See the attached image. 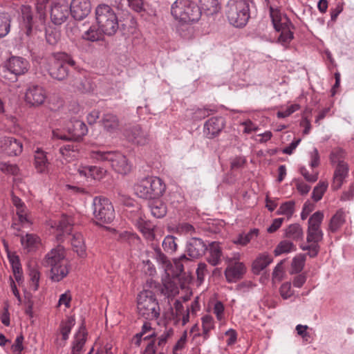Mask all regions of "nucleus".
I'll return each instance as SVG.
<instances>
[{
	"label": "nucleus",
	"instance_id": "obj_48",
	"mask_svg": "<svg viewBox=\"0 0 354 354\" xmlns=\"http://www.w3.org/2000/svg\"><path fill=\"white\" fill-rule=\"evenodd\" d=\"M324 219V214L321 211L315 212L309 218L308 224V228H320Z\"/></svg>",
	"mask_w": 354,
	"mask_h": 354
},
{
	"label": "nucleus",
	"instance_id": "obj_36",
	"mask_svg": "<svg viewBox=\"0 0 354 354\" xmlns=\"http://www.w3.org/2000/svg\"><path fill=\"white\" fill-rule=\"evenodd\" d=\"M117 239L121 243H127L129 246L137 245L140 242V238L136 234L127 231L120 232Z\"/></svg>",
	"mask_w": 354,
	"mask_h": 354
},
{
	"label": "nucleus",
	"instance_id": "obj_17",
	"mask_svg": "<svg viewBox=\"0 0 354 354\" xmlns=\"http://www.w3.org/2000/svg\"><path fill=\"white\" fill-rule=\"evenodd\" d=\"M71 16L78 21L83 20L91 10L90 0H72L69 6Z\"/></svg>",
	"mask_w": 354,
	"mask_h": 354
},
{
	"label": "nucleus",
	"instance_id": "obj_21",
	"mask_svg": "<svg viewBox=\"0 0 354 354\" xmlns=\"http://www.w3.org/2000/svg\"><path fill=\"white\" fill-rule=\"evenodd\" d=\"M68 131L71 134L69 138L66 136L62 138L64 140H73L78 142L88 133V128L86 124L79 120L71 121L68 126Z\"/></svg>",
	"mask_w": 354,
	"mask_h": 354
},
{
	"label": "nucleus",
	"instance_id": "obj_29",
	"mask_svg": "<svg viewBox=\"0 0 354 354\" xmlns=\"http://www.w3.org/2000/svg\"><path fill=\"white\" fill-rule=\"evenodd\" d=\"M199 8L207 15L217 14L221 8L218 0H199Z\"/></svg>",
	"mask_w": 354,
	"mask_h": 354
},
{
	"label": "nucleus",
	"instance_id": "obj_63",
	"mask_svg": "<svg viewBox=\"0 0 354 354\" xmlns=\"http://www.w3.org/2000/svg\"><path fill=\"white\" fill-rule=\"evenodd\" d=\"M313 209V204L309 202H306L303 206L302 212L301 213V218L302 220H305Z\"/></svg>",
	"mask_w": 354,
	"mask_h": 354
},
{
	"label": "nucleus",
	"instance_id": "obj_53",
	"mask_svg": "<svg viewBox=\"0 0 354 354\" xmlns=\"http://www.w3.org/2000/svg\"><path fill=\"white\" fill-rule=\"evenodd\" d=\"M285 260H281L277 265L275 266L273 272H272V279L274 280L281 281L283 279V264Z\"/></svg>",
	"mask_w": 354,
	"mask_h": 354
},
{
	"label": "nucleus",
	"instance_id": "obj_44",
	"mask_svg": "<svg viewBox=\"0 0 354 354\" xmlns=\"http://www.w3.org/2000/svg\"><path fill=\"white\" fill-rule=\"evenodd\" d=\"M190 262V259L186 254H182L174 259L176 275L179 276L184 272V265Z\"/></svg>",
	"mask_w": 354,
	"mask_h": 354
},
{
	"label": "nucleus",
	"instance_id": "obj_9",
	"mask_svg": "<svg viewBox=\"0 0 354 354\" xmlns=\"http://www.w3.org/2000/svg\"><path fill=\"white\" fill-rule=\"evenodd\" d=\"M93 222L98 225L111 223L115 218V211L110 201L95 196L93 201Z\"/></svg>",
	"mask_w": 354,
	"mask_h": 354
},
{
	"label": "nucleus",
	"instance_id": "obj_30",
	"mask_svg": "<svg viewBox=\"0 0 354 354\" xmlns=\"http://www.w3.org/2000/svg\"><path fill=\"white\" fill-rule=\"evenodd\" d=\"M272 262V258L268 254H260L252 263V272L259 274L268 265Z\"/></svg>",
	"mask_w": 354,
	"mask_h": 354
},
{
	"label": "nucleus",
	"instance_id": "obj_32",
	"mask_svg": "<svg viewBox=\"0 0 354 354\" xmlns=\"http://www.w3.org/2000/svg\"><path fill=\"white\" fill-rule=\"evenodd\" d=\"M71 245L73 250L80 257L86 256V246L84 242L83 236L81 233H75L71 239Z\"/></svg>",
	"mask_w": 354,
	"mask_h": 354
},
{
	"label": "nucleus",
	"instance_id": "obj_4",
	"mask_svg": "<svg viewBox=\"0 0 354 354\" xmlns=\"http://www.w3.org/2000/svg\"><path fill=\"white\" fill-rule=\"evenodd\" d=\"M95 19L99 29L107 36L114 35L118 30V17L113 9L106 4H100L95 9Z\"/></svg>",
	"mask_w": 354,
	"mask_h": 354
},
{
	"label": "nucleus",
	"instance_id": "obj_62",
	"mask_svg": "<svg viewBox=\"0 0 354 354\" xmlns=\"http://www.w3.org/2000/svg\"><path fill=\"white\" fill-rule=\"evenodd\" d=\"M23 341L24 336L22 335L17 336L15 343L12 345V350L15 352L17 351L19 353L22 351L24 349Z\"/></svg>",
	"mask_w": 354,
	"mask_h": 354
},
{
	"label": "nucleus",
	"instance_id": "obj_2",
	"mask_svg": "<svg viewBox=\"0 0 354 354\" xmlns=\"http://www.w3.org/2000/svg\"><path fill=\"white\" fill-rule=\"evenodd\" d=\"M250 0H229L225 15L229 23L236 28L245 27L250 18Z\"/></svg>",
	"mask_w": 354,
	"mask_h": 354
},
{
	"label": "nucleus",
	"instance_id": "obj_13",
	"mask_svg": "<svg viewBox=\"0 0 354 354\" xmlns=\"http://www.w3.org/2000/svg\"><path fill=\"white\" fill-rule=\"evenodd\" d=\"M228 266L225 270L224 274L228 283H236L241 280L246 272L245 264L240 261L233 262L232 259H227Z\"/></svg>",
	"mask_w": 354,
	"mask_h": 354
},
{
	"label": "nucleus",
	"instance_id": "obj_22",
	"mask_svg": "<svg viewBox=\"0 0 354 354\" xmlns=\"http://www.w3.org/2000/svg\"><path fill=\"white\" fill-rule=\"evenodd\" d=\"M348 165L345 162H339L337 164L334 175L331 187L333 190H338L342 187L344 179L348 174Z\"/></svg>",
	"mask_w": 354,
	"mask_h": 354
},
{
	"label": "nucleus",
	"instance_id": "obj_54",
	"mask_svg": "<svg viewBox=\"0 0 354 354\" xmlns=\"http://www.w3.org/2000/svg\"><path fill=\"white\" fill-rule=\"evenodd\" d=\"M30 279L32 281V289L34 291H36L39 287V272L37 270L33 268L30 271Z\"/></svg>",
	"mask_w": 354,
	"mask_h": 354
},
{
	"label": "nucleus",
	"instance_id": "obj_31",
	"mask_svg": "<svg viewBox=\"0 0 354 354\" xmlns=\"http://www.w3.org/2000/svg\"><path fill=\"white\" fill-rule=\"evenodd\" d=\"M23 26L26 28V35L30 36L32 30V14L29 6H23L21 8Z\"/></svg>",
	"mask_w": 354,
	"mask_h": 354
},
{
	"label": "nucleus",
	"instance_id": "obj_15",
	"mask_svg": "<svg viewBox=\"0 0 354 354\" xmlns=\"http://www.w3.org/2000/svg\"><path fill=\"white\" fill-rule=\"evenodd\" d=\"M124 136L129 142L137 145H145L150 140L149 131L140 125H135L126 129Z\"/></svg>",
	"mask_w": 354,
	"mask_h": 354
},
{
	"label": "nucleus",
	"instance_id": "obj_40",
	"mask_svg": "<svg viewBox=\"0 0 354 354\" xmlns=\"http://www.w3.org/2000/svg\"><path fill=\"white\" fill-rule=\"evenodd\" d=\"M295 201H289L285 202L281 205L278 210L277 211V215H284L290 218L295 211Z\"/></svg>",
	"mask_w": 354,
	"mask_h": 354
},
{
	"label": "nucleus",
	"instance_id": "obj_25",
	"mask_svg": "<svg viewBox=\"0 0 354 354\" xmlns=\"http://www.w3.org/2000/svg\"><path fill=\"white\" fill-rule=\"evenodd\" d=\"M148 207L151 214L158 218H163L167 212V207L160 198L151 199L148 201Z\"/></svg>",
	"mask_w": 354,
	"mask_h": 354
},
{
	"label": "nucleus",
	"instance_id": "obj_5",
	"mask_svg": "<svg viewBox=\"0 0 354 354\" xmlns=\"http://www.w3.org/2000/svg\"><path fill=\"white\" fill-rule=\"evenodd\" d=\"M171 12L176 19L185 23L198 21L201 17V8L190 0H176L171 6Z\"/></svg>",
	"mask_w": 354,
	"mask_h": 354
},
{
	"label": "nucleus",
	"instance_id": "obj_61",
	"mask_svg": "<svg viewBox=\"0 0 354 354\" xmlns=\"http://www.w3.org/2000/svg\"><path fill=\"white\" fill-rule=\"evenodd\" d=\"M283 218H277L273 220L272 223L268 227L267 231L269 233L276 232L282 225L283 222Z\"/></svg>",
	"mask_w": 354,
	"mask_h": 354
},
{
	"label": "nucleus",
	"instance_id": "obj_12",
	"mask_svg": "<svg viewBox=\"0 0 354 354\" xmlns=\"http://www.w3.org/2000/svg\"><path fill=\"white\" fill-rule=\"evenodd\" d=\"M324 233L321 228H308L307 230L306 241L309 245L301 246L302 250H308V255L311 258H315L317 256L320 246L319 242L323 239Z\"/></svg>",
	"mask_w": 354,
	"mask_h": 354
},
{
	"label": "nucleus",
	"instance_id": "obj_49",
	"mask_svg": "<svg viewBox=\"0 0 354 354\" xmlns=\"http://www.w3.org/2000/svg\"><path fill=\"white\" fill-rule=\"evenodd\" d=\"M216 111V110L215 109H209L207 107L198 108L194 112L193 118L194 120H201Z\"/></svg>",
	"mask_w": 354,
	"mask_h": 354
},
{
	"label": "nucleus",
	"instance_id": "obj_39",
	"mask_svg": "<svg viewBox=\"0 0 354 354\" xmlns=\"http://www.w3.org/2000/svg\"><path fill=\"white\" fill-rule=\"evenodd\" d=\"M295 250V245L288 240L281 241L275 248L274 254L275 256H279L283 253H288Z\"/></svg>",
	"mask_w": 354,
	"mask_h": 354
},
{
	"label": "nucleus",
	"instance_id": "obj_16",
	"mask_svg": "<svg viewBox=\"0 0 354 354\" xmlns=\"http://www.w3.org/2000/svg\"><path fill=\"white\" fill-rule=\"evenodd\" d=\"M207 244L198 237H191L186 243V252L192 259H198L207 251Z\"/></svg>",
	"mask_w": 354,
	"mask_h": 354
},
{
	"label": "nucleus",
	"instance_id": "obj_38",
	"mask_svg": "<svg viewBox=\"0 0 354 354\" xmlns=\"http://www.w3.org/2000/svg\"><path fill=\"white\" fill-rule=\"evenodd\" d=\"M57 231L62 232L64 235L69 236L73 230L72 220L69 217L63 216L57 225Z\"/></svg>",
	"mask_w": 354,
	"mask_h": 354
},
{
	"label": "nucleus",
	"instance_id": "obj_56",
	"mask_svg": "<svg viewBox=\"0 0 354 354\" xmlns=\"http://www.w3.org/2000/svg\"><path fill=\"white\" fill-rule=\"evenodd\" d=\"M280 294L281 296L284 299H287L290 298L292 295V292L291 290V284L290 283L286 282L283 283L280 287Z\"/></svg>",
	"mask_w": 354,
	"mask_h": 354
},
{
	"label": "nucleus",
	"instance_id": "obj_43",
	"mask_svg": "<svg viewBox=\"0 0 354 354\" xmlns=\"http://www.w3.org/2000/svg\"><path fill=\"white\" fill-rule=\"evenodd\" d=\"M103 35L104 33L100 29H96L95 27L91 26L84 33L82 38L91 41H96L100 40Z\"/></svg>",
	"mask_w": 354,
	"mask_h": 354
},
{
	"label": "nucleus",
	"instance_id": "obj_24",
	"mask_svg": "<svg viewBox=\"0 0 354 354\" xmlns=\"http://www.w3.org/2000/svg\"><path fill=\"white\" fill-rule=\"evenodd\" d=\"M100 123L104 131L109 133L116 132L120 127V120L116 115L105 113L102 115Z\"/></svg>",
	"mask_w": 354,
	"mask_h": 354
},
{
	"label": "nucleus",
	"instance_id": "obj_26",
	"mask_svg": "<svg viewBox=\"0 0 354 354\" xmlns=\"http://www.w3.org/2000/svg\"><path fill=\"white\" fill-rule=\"evenodd\" d=\"M87 331L84 323L80 326L75 335L71 354H80L86 341Z\"/></svg>",
	"mask_w": 354,
	"mask_h": 354
},
{
	"label": "nucleus",
	"instance_id": "obj_20",
	"mask_svg": "<svg viewBox=\"0 0 354 354\" xmlns=\"http://www.w3.org/2000/svg\"><path fill=\"white\" fill-rule=\"evenodd\" d=\"M225 126V121L223 117H212L207 120L204 124V133L208 138L217 136Z\"/></svg>",
	"mask_w": 354,
	"mask_h": 354
},
{
	"label": "nucleus",
	"instance_id": "obj_27",
	"mask_svg": "<svg viewBox=\"0 0 354 354\" xmlns=\"http://www.w3.org/2000/svg\"><path fill=\"white\" fill-rule=\"evenodd\" d=\"M80 146L77 142H70L62 146L59 151L66 161H71L77 158Z\"/></svg>",
	"mask_w": 354,
	"mask_h": 354
},
{
	"label": "nucleus",
	"instance_id": "obj_1",
	"mask_svg": "<svg viewBox=\"0 0 354 354\" xmlns=\"http://www.w3.org/2000/svg\"><path fill=\"white\" fill-rule=\"evenodd\" d=\"M42 263L44 266L50 268V279L54 281H60L68 274L66 252L61 245L48 252L45 255Z\"/></svg>",
	"mask_w": 354,
	"mask_h": 354
},
{
	"label": "nucleus",
	"instance_id": "obj_7",
	"mask_svg": "<svg viewBox=\"0 0 354 354\" xmlns=\"http://www.w3.org/2000/svg\"><path fill=\"white\" fill-rule=\"evenodd\" d=\"M91 157L97 160L110 162L112 168L120 174L126 175L131 169V165L127 158L119 151H93Z\"/></svg>",
	"mask_w": 354,
	"mask_h": 354
},
{
	"label": "nucleus",
	"instance_id": "obj_58",
	"mask_svg": "<svg viewBox=\"0 0 354 354\" xmlns=\"http://www.w3.org/2000/svg\"><path fill=\"white\" fill-rule=\"evenodd\" d=\"M299 109V105L294 104L287 108L285 111H278L277 115L279 118H285Z\"/></svg>",
	"mask_w": 354,
	"mask_h": 354
},
{
	"label": "nucleus",
	"instance_id": "obj_3",
	"mask_svg": "<svg viewBox=\"0 0 354 354\" xmlns=\"http://www.w3.org/2000/svg\"><path fill=\"white\" fill-rule=\"evenodd\" d=\"M166 189V185L160 178L149 176L141 179L134 186L136 195L148 201L160 198Z\"/></svg>",
	"mask_w": 354,
	"mask_h": 354
},
{
	"label": "nucleus",
	"instance_id": "obj_47",
	"mask_svg": "<svg viewBox=\"0 0 354 354\" xmlns=\"http://www.w3.org/2000/svg\"><path fill=\"white\" fill-rule=\"evenodd\" d=\"M327 187V183L319 182L317 185L314 187L312 193V198L314 201L317 202L322 199L324 192L326 191Z\"/></svg>",
	"mask_w": 354,
	"mask_h": 354
},
{
	"label": "nucleus",
	"instance_id": "obj_45",
	"mask_svg": "<svg viewBox=\"0 0 354 354\" xmlns=\"http://www.w3.org/2000/svg\"><path fill=\"white\" fill-rule=\"evenodd\" d=\"M154 257L157 262L162 266L165 269H167L171 266V263L167 257L161 251V249L158 247L154 248Z\"/></svg>",
	"mask_w": 354,
	"mask_h": 354
},
{
	"label": "nucleus",
	"instance_id": "obj_14",
	"mask_svg": "<svg viewBox=\"0 0 354 354\" xmlns=\"http://www.w3.org/2000/svg\"><path fill=\"white\" fill-rule=\"evenodd\" d=\"M46 97V91L43 86L30 84L26 89L25 101L30 106H38L44 104Z\"/></svg>",
	"mask_w": 354,
	"mask_h": 354
},
{
	"label": "nucleus",
	"instance_id": "obj_11",
	"mask_svg": "<svg viewBox=\"0 0 354 354\" xmlns=\"http://www.w3.org/2000/svg\"><path fill=\"white\" fill-rule=\"evenodd\" d=\"M75 65L76 62L69 55L60 53L50 62L48 73L52 78L61 81L68 76V66L75 67Z\"/></svg>",
	"mask_w": 354,
	"mask_h": 354
},
{
	"label": "nucleus",
	"instance_id": "obj_10",
	"mask_svg": "<svg viewBox=\"0 0 354 354\" xmlns=\"http://www.w3.org/2000/svg\"><path fill=\"white\" fill-rule=\"evenodd\" d=\"M269 11L274 28L277 32H281L278 42L286 47L294 39V34L291 29H294L295 26L288 18L286 19V21L281 22V15L277 9L270 6Z\"/></svg>",
	"mask_w": 354,
	"mask_h": 354
},
{
	"label": "nucleus",
	"instance_id": "obj_18",
	"mask_svg": "<svg viewBox=\"0 0 354 354\" xmlns=\"http://www.w3.org/2000/svg\"><path fill=\"white\" fill-rule=\"evenodd\" d=\"M0 149L8 156H16L22 152L23 145L13 137H3L0 138Z\"/></svg>",
	"mask_w": 354,
	"mask_h": 354
},
{
	"label": "nucleus",
	"instance_id": "obj_46",
	"mask_svg": "<svg viewBox=\"0 0 354 354\" xmlns=\"http://www.w3.org/2000/svg\"><path fill=\"white\" fill-rule=\"evenodd\" d=\"M38 240V236L33 234H27L26 236H21V243L24 248L28 249L30 251L35 247Z\"/></svg>",
	"mask_w": 354,
	"mask_h": 354
},
{
	"label": "nucleus",
	"instance_id": "obj_35",
	"mask_svg": "<svg viewBox=\"0 0 354 354\" xmlns=\"http://www.w3.org/2000/svg\"><path fill=\"white\" fill-rule=\"evenodd\" d=\"M73 86L82 93H88L93 91V85L91 81L81 75L75 77Z\"/></svg>",
	"mask_w": 354,
	"mask_h": 354
},
{
	"label": "nucleus",
	"instance_id": "obj_41",
	"mask_svg": "<svg viewBox=\"0 0 354 354\" xmlns=\"http://www.w3.org/2000/svg\"><path fill=\"white\" fill-rule=\"evenodd\" d=\"M176 239V238L171 235H167L165 237L162 246L167 253L173 254L176 252L178 247Z\"/></svg>",
	"mask_w": 354,
	"mask_h": 354
},
{
	"label": "nucleus",
	"instance_id": "obj_60",
	"mask_svg": "<svg viewBox=\"0 0 354 354\" xmlns=\"http://www.w3.org/2000/svg\"><path fill=\"white\" fill-rule=\"evenodd\" d=\"M202 327L206 330H211L214 328V319L210 315H205L202 318Z\"/></svg>",
	"mask_w": 354,
	"mask_h": 354
},
{
	"label": "nucleus",
	"instance_id": "obj_55",
	"mask_svg": "<svg viewBox=\"0 0 354 354\" xmlns=\"http://www.w3.org/2000/svg\"><path fill=\"white\" fill-rule=\"evenodd\" d=\"M344 151L341 149H337L331 152L330 154V160L332 163L337 162V164L339 162H344L342 159L344 157Z\"/></svg>",
	"mask_w": 354,
	"mask_h": 354
},
{
	"label": "nucleus",
	"instance_id": "obj_28",
	"mask_svg": "<svg viewBox=\"0 0 354 354\" xmlns=\"http://www.w3.org/2000/svg\"><path fill=\"white\" fill-rule=\"evenodd\" d=\"M49 162L46 153L40 148L35 151V166L39 173H45L48 170Z\"/></svg>",
	"mask_w": 354,
	"mask_h": 354
},
{
	"label": "nucleus",
	"instance_id": "obj_59",
	"mask_svg": "<svg viewBox=\"0 0 354 354\" xmlns=\"http://www.w3.org/2000/svg\"><path fill=\"white\" fill-rule=\"evenodd\" d=\"M75 324V319L69 317L66 322H62L61 324V333L70 334L73 326Z\"/></svg>",
	"mask_w": 354,
	"mask_h": 354
},
{
	"label": "nucleus",
	"instance_id": "obj_37",
	"mask_svg": "<svg viewBox=\"0 0 354 354\" xmlns=\"http://www.w3.org/2000/svg\"><path fill=\"white\" fill-rule=\"evenodd\" d=\"M10 16L8 13L0 12V38L4 37L10 32Z\"/></svg>",
	"mask_w": 354,
	"mask_h": 354
},
{
	"label": "nucleus",
	"instance_id": "obj_64",
	"mask_svg": "<svg viewBox=\"0 0 354 354\" xmlns=\"http://www.w3.org/2000/svg\"><path fill=\"white\" fill-rule=\"evenodd\" d=\"M129 6L137 12L145 10L143 0H133L129 3Z\"/></svg>",
	"mask_w": 354,
	"mask_h": 354
},
{
	"label": "nucleus",
	"instance_id": "obj_57",
	"mask_svg": "<svg viewBox=\"0 0 354 354\" xmlns=\"http://www.w3.org/2000/svg\"><path fill=\"white\" fill-rule=\"evenodd\" d=\"M225 335L228 337L226 340L227 346H232L236 342L237 333L235 330L230 328L225 333Z\"/></svg>",
	"mask_w": 354,
	"mask_h": 354
},
{
	"label": "nucleus",
	"instance_id": "obj_33",
	"mask_svg": "<svg viewBox=\"0 0 354 354\" xmlns=\"http://www.w3.org/2000/svg\"><path fill=\"white\" fill-rule=\"evenodd\" d=\"M344 223V213L342 209H339L330 218L328 230L333 233L336 232Z\"/></svg>",
	"mask_w": 354,
	"mask_h": 354
},
{
	"label": "nucleus",
	"instance_id": "obj_42",
	"mask_svg": "<svg viewBox=\"0 0 354 354\" xmlns=\"http://www.w3.org/2000/svg\"><path fill=\"white\" fill-rule=\"evenodd\" d=\"M306 254H301L293 258L291 264V274L299 273L303 270L306 261Z\"/></svg>",
	"mask_w": 354,
	"mask_h": 354
},
{
	"label": "nucleus",
	"instance_id": "obj_52",
	"mask_svg": "<svg viewBox=\"0 0 354 354\" xmlns=\"http://www.w3.org/2000/svg\"><path fill=\"white\" fill-rule=\"evenodd\" d=\"M0 170L5 174L17 175L19 171V168L16 165L9 164L7 162H1Z\"/></svg>",
	"mask_w": 354,
	"mask_h": 354
},
{
	"label": "nucleus",
	"instance_id": "obj_23",
	"mask_svg": "<svg viewBox=\"0 0 354 354\" xmlns=\"http://www.w3.org/2000/svg\"><path fill=\"white\" fill-rule=\"evenodd\" d=\"M208 256L207 261L212 266H216L221 263L223 250L221 243L218 241H212L207 244Z\"/></svg>",
	"mask_w": 354,
	"mask_h": 354
},
{
	"label": "nucleus",
	"instance_id": "obj_34",
	"mask_svg": "<svg viewBox=\"0 0 354 354\" xmlns=\"http://www.w3.org/2000/svg\"><path fill=\"white\" fill-rule=\"evenodd\" d=\"M285 236L294 241L302 239L304 236L302 227L297 223L290 225L285 230Z\"/></svg>",
	"mask_w": 354,
	"mask_h": 354
},
{
	"label": "nucleus",
	"instance_id": "obj_19",
	"mask_svg": "<svg viewBox=\"0 0 354 354\" xmlns=\"http://www.w3.org/2000/svg\"><path fill=\"white\" fill-rule=\"evenodd\" d=\"M69 12L70 8L66 2L54 3L50 10L52 22L56 25L63 24L68 17Z\"/></svg>",
	"mask_w": 354,
	"mask_h": 354
},
{
	"label": "nucleus",
	"instance_id": "obj_8",
	"mask_svg": "<svg viewBox=\"0 0 354 354\" xmlns=\"http://www.w3.org/2000/svg\"><path fill=\"white\" fill-rule=\"evenodd\" d=\"M138 314L146 319H154L160 315V307L153 291L145 290L138 297Z\"/></svg>",
	"mask_w": 354,
	"mask_h": 354
},
{
	"label": "nucleus",
	"instance_id": "obj_50",
	"mask_svg": "<svg viewBox=\"0 0 354 354\" xmlns=\"http://www.w3.org/2000/svg\"><path fill=\"white\" fill-rule=\"evenodd\" d=\"M79 173L81 176H84L85 177H91L93 178H96L97 176L96 175L99 171V169L95 166H87L84 167L82 169H79Z\"/></svg>",
	"mask_w": 354,
	"mask_h": 354
},
{
	"label": "nucleus",
	"instance_id": "obj_51",
	"mask_svg": "<svg viewBox=\"0 0 354 354\" xmlns=\"http://www.w3.org/2000/svg\"><path fill=\"white\" fill-rule=\"evenodd\" d=\"M60 39V33L56 30L46 32V42L50 46H55Z\"/></svg>",
	"mask_w": 354,
	"mask_h": 354
},
{
	"label": "nucleus",
	"instance_id": "obj_6",
	"mask_svg": "<svg viewBox=\"0 0 354 354\" xmlns=\"http://www.w3.org/2000/svg\"><path fill=\"white\" fill-rule=\"evenodd\" d=\"M29 68V62L22 57L11 56L0 66V75L12 82L26 74Z\"/></svg>",
	"mask_w": 354,
	"mask_h": 354
}]
</instances>
